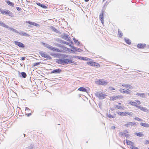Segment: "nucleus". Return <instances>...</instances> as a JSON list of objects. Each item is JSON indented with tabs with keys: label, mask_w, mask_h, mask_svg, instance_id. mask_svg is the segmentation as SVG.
<instances>
[{
	"label": "nucleus",
	"mask_w": 149,
	"mask_h": 149,
	"mask_svg": "<svg viewBox=\"0 0 149 149\" xmlns=\"http://www.w3.org/2000/svg\"><path fill=\"white\" fill-rule=\"evenodd\" d=\"M51 55L55 57H57L59 56L58 54L55 53H52L50 54Z\"/></svg>",
	"instance_id": "31"
},
{
	"label": "nucleus",
	"mask_w": 149,
	"mask_h": 149,
	"mask_svg": "<svg viewBox=\"0 0 149 149\" xmlns=\"http://www.w3.org/2000/svg\"><path fill=\"white\" fill-rule=\"evenodd\" d=\"M126 141L127 145L131 146H134V143L132 141L127 139L126 140Z\"/></svg>",
	"instance_id": "18"
},
{
	"label": "nucleus",
	"mask_w": 149,
	"mask_h": 149,
	"mask_svg": "<svg viewBox=\"0 0 149 149\" xmlns=\"http://www.w3.org/2000/svg\"><path fill=\"white\" fill-rule=\"evenodd\" d=\"M50 28L51 30L57 33H60V32L56 29L53 26H51Z\"/></svg>",
	"instance_id": "22"
},
{
	"label": "nucleus",
	"mask_w": 149,
	"mask_h": 149,
	"mask_svg": "<svg viewBox=\"0 0 149 149\" xmlns=\"http://www.w3.org/2000/svg\"><path fill=\"white\" fill-rule=\"evenodd\" d=\"M122 86L124 87L127 88L129 89H130V88H133V87L130 84H122Z\"/></svg>",
	"instance_id": "16"
},
{
	"label": "nucleus",
	"mask_w": 149,
	"mask_h": 149,
	"mask_svg": "<svg viewBox=\"0 0 149 149\" xmlns=\"http://www.w3.org/2000/svg\"><path fill=\"white\" fill-rule=\"evenodd\" d=\"M73 40L75 43H76L78 41V40H76L74 38H73Z\"/></svg>",
	"instance_id": "46"
},
{
	"label": "nucleus",
	"mask_w": 149,
	"mask_h": 149,
	"mask_svg": "<svg viewBox=\"0 0 149 149\" xmlns=\"http://www.w3.org/2000/svg\"><path fill=\"white\" fill-rule=\"evenodd\" d=\"M62 72V70L59 68H58L55 70H54L51 72V74H60Z\"/></svg>",
	"instance_id": "8"
},
{
	"label": "nucleus",
	"mask_w": 149,
	"mask_h": 149,
	"mask_svg": "<svg viewBox=\"0 0 149 149\" xmlns=\"http://www.w3.org/2000/svg\"><path fill=\"white\" fill-rule=\"evenodd\" d=\"M33 146L32 145H30V146L27 147L26 149H33Z\"/></svg>",
	"instance_id": "40"
},
{
	"label": "nucleus",
	"mask_w": 149,
	"mask_h": 149,
	"mask_svg": "<svg viewBox=\"0 0 149 149\" xmlns=\"http://www.w3.org/2000/svg\"><path fill=\"white\" fill-rule=\"evenodd\" d=\"M134 149H139L136 147H134Z\"/></svg>",
	"instance_id": "64"
},
{
	"label": "nucleus",
	"mask_w": 149,
	"mask_h": 149,
	"mask_svg": "<svg viewBox=\"0 0 149 149\" xmlns=\"http://www.w3.org/2000/svg\"><path fill=\"white\" fill-rule=\"evenodd\" d=\"M31 113H29L27 115V116H30V115H31Z\"/></svg>",
	"instance_id": "62"
},
{
	"label": "nucleus",
	"mask_w": 149,
	"mask_h": 149,
	"mask_svg": "<svg viewBox=\"0 0 149 149\" xmlns=\"http://www.w3.org/2000/svg\"><path fill=\"white\" fill-rule=\"evenodd\" d=\"M135 134L139 137H142L144 136L143 134L141 132L136 133Z\"/></svg>",
	"instance_id": "32"
},
{
	"label": "nucleus",
	"mask_w": 149,
	"mask_h": 149,
	"mask_svg": "<svg viewBox=\"0 0 149 149\" xmlns=\"http://www.w3.org/2000/svg\"><path fill=\"white\" fill-rule=\"evenodd\" d=\"M112 100H116L118 99V98H120V96L119 95L118 96H113L112 97Z\"/></svg>",
	"instance_id": "30"
},
{
	"label": "nucleus",
	"mask_w": 149,
	"mask_h": 149,
	"mask_svg": "<svg viewBox=\"0 0 149 149\" xmlns=\"http://www.w3.org/2000/svg\"><path fill=\"white\" fill-rule=\"evenodd\" d=\"M28 110L29 111L30 110V109L28 108L27 107H26L25 108V111H27Z\"/></svg>",
	"instance_id": "52"
},
{
	"label": "nucleus",
	"mask_w": 149,
	"mask_h": 149,
	"mask_svg": "<svg viewBox=\"0 0 149 149\" xmlns=\"http://www.w3.org/2000/svg\"><path fill=\"white\" fill-rule=\"evenodd\" d=\"M77 58H78L79 59L82 60H85V61H88L90 60V59L88 58H87L86 57L79 56H77Z\"/></svg>",
	"instance_id": "20"
},
{
	"label": "nucleus",
	"mask_w": 149,
	"mask_h": 149,
	"mask_svg": "<svg viewBox=\"0 0 149 149\" xmlns=\"http://www.w3.org/2000/svg\"><path fill=\"white\" fill-rule=\"evenodd\" d=\"M74 49H75V51H77V49L78 48H77L75 47V48H74Z\"/></svg>",
	"instance_id": "60"
},
{
	"label": "nucleus",
	"mask_w": 149,
	"mask_h": 149,
	"mask_svg": "<svg viewBox=\"0 0 149 149\" xmlns=\"http://www.w3.org/2000/svg\"><path fill=\"white\" fill-rule=\"evenodd\" d=\"M114 106L116 109H118L124 110L125 109V107L124 106H120L118 105H115Z\"/></svg>",
	"instance_id": "24"
},
{
	"label": "nucleus",
	"mask_w": 149,
	"mask_h": 149,
	"mask_svg": "<svg viewBox=\"0 0 149 149\" xmlns=\"http://www.w3.org/2000/svg\"><path fill=\"white\" fill-rule=\"evenodd\" d=\"M63 39H65V40L67 41H69L70 40V38H68L69 36L68 35H67L66 33H64L63 35Z\"/></svg>",
	"instance_id": "15"
},
{
	"label": "nucleus",
	"mask_w": 149,
	"mask_h": 149,
	"mask_svg": "<svg viewBox=\"0 0 149 149\" xmlns=\"http://www.w3.org/2000/svg\"><path fill=\"white\" fill-rule=\"evenodd\" d=\"M118 35L120 37H121L123 36V34L122 33L121 31H120V30L119 29H118Z\"/></svg>",
	"instance_id": "37"
},
{
	"label": "nucleus",
	"mask_w": 149,
	"mask_h": 149,
	"mask_svg": "<svg viewBox=\"0 0 149 149\" xmlns=\"http://www.w3.org/2000/svg\"><path fill=\"white\" fill-rule=\"evenodd\" d=\"M26 58L24 57H23L21 59V60L22 61H24L25 60Z\"/></svg>",
	"instance_id": "51"
},
{
	"label": "nucleus",
	"mask_w": 149,
	"mask_h": 149,
	"mask_svg": "<svg viewBox=\"0 0 149 149\" xmlns=\"http://www.w3.org/2000/svg\"><path fill=\"white\" fill-rule=\"evenodd\" d=\"M14 42L16 45H17L20 48H24L25 47L24 45L20 42L14 41Z\"/></svg>",
	"instance_id": "6"
},
{
	"label": "nucleus",
	"mask_w": 149,
	"mask_h": 149,
	"mask_svg": "<svg viewBox=\"0 0 149 149\" xmlns=\"http://www.w3.org/2000/svg\"><path fill=\"white\" fill-rule=\"evenodd\" d=\"M125 136L126 138H128L129 137V135L128 134H125Z\"/></svg>",
	"instance_id": "48"
},
{
	"label": "nucleus",
	"mask_w": 149,
	"mask_h": 149,
	"mask_svg": "<svg viewBox=\"0 0 149 149\" xmlns=\"http://www.w3.org/2000/svg\"><path fill=\"white\" fill-rule=\"evenodd\" d=\"M78 90L81 91L85 92H87V89L84 87H80L78 89Z\"/></svg>",
	"instance_id": "23"
},
{
	"label": "nucleus",
	"mask_w": 149,
	"mask_h": 149,
	"mask_svg": "<svg viewBox=\"0 0 149 149\" xmlns=\"http://www.w3.org/2000/svg\"><path fill=\"white\" fill-rule=\"evenodd\" d=\"M149 143V141L148 140H146V142L145 143L146 144H148Z\"/></svg>",
	"instance_id": "55"
},
{
	"label": "nucleus",
	"mask_w": 149,
	"mask_h": 149,
	"mask_svg": "<svg viewBox=\"0 0 149 149\" xmlns=\"http://www.w3.org/2000/svg\"><path fill=\"white\" fill-rule=\"evenodd\" d=\"M136 101L138 102V103L139 104H140L141 102L137 100Z\"/></svg>",
	"instance_id": "59"
},
{
	"label": "nucleus",
	"mask_w": 149,
	"mask_h": 149,
	"mask_svg": "<svg viewBox=\"0 0 149 149\" xmlns=\"http://www.w3.org/2000/svg\"><path fill=\"white\" fill-rule=\"evenodd\" d=\"M40 55L42 57H45L46 54L43 52L42 51H40L39 52Z\"/></svg>",
	"instance_id": "34"
},
{
	"label": "nucleus",
	"mask_w": 149,
	"mask_h": 149,
	"mask_svg": "<svg viewBox=\"0 0 149 149\" xmlns=\"http://www.w3.org/2000/svg\"><path fill=\"white\" fill-rule=\"evenodd\" d=\"M62 41H63V43L64 44H67V45H68L69 44V43L68 42H65V41H63V40H62Z\"/></svg>",
	"instance_id": "45"
},
{
	"label": "nucleus",
	"mask_w": 149,
	"mask_h": 149,
	"mask_svg": "<svg viewBox=\"0 0 149 149\" xmlns=\"http://www.w3.org/2000/svg\"><path fill=\"white\" fill-rule=\"evenodd\" d=\"M119 91L122 93H125L127 94H130V93L127 90H126L122 88H120L119 90Z\"/></svg>",
	"instance_id": "13"
},
{
	"label": "nucleus",
	"mask_w": 149,
	"mask_h": 149,
	"mask_svg": "<svg viewBox=\"0 0 149 149\" xmlns=\"http://www.w3.org/2000/svg\"><path fill=\"white\" fill-rule=\"evenodd\" d=\"M71 51L72 52V53H74V50H72V49H71Z\"/></svg>",
	"instance_id": "63"
},
{
	"label": "nucleus",
	"mask_w": 149,
	"mask_h": 149,
	"mask_svg": "<svg viewBox=\"0 0 149 149\" xmlns=\"http://www.w3.org/2000/svg\"><path fill=\"white\" fill-rule=\"evenodd\" d=\"M134 146H131L130 147V148L131 149H134Z\"/></svg>",
	"instance_id": "56"
},
{
	"label": "nucleus",
	"mask_w": 149,
	"mask_h": 149,
	"mask_svg": "<svg viewBox=\"0 0 149 149\" xmlns=\"http://www.w3.org/2000/svg\"><path fill=\"white\" fill-rule=\"evenodd\" d=\"M19 76L20 77H22L23 78H25L26 77V73L24 72H19Z\"/></svg>",
	"instance_id": "10"
},
{
	"label": "nucleus",
	"mask_w": 149,
	"mask_h": 149,
	"mask_svg": "<svg viewBox=\"0 0 149 149\" xmlns=\"http://www.w3.org/2000/svg\"><path fill=\"white\" fill-rule=\"evenodd\" d=\"M70 46L72 49H74V48H75V47L73 46L72 45L70 44Z\"/></svg>",
	"instance_id": "50"
},
{
	"label": "nucleus",
	"mask_w": 149,
	"mask_h": 149,
	"mask_svg": "<svg viewBox=\"0 0 149 149\" xmlns=\"http://www.w3.org/2000/svg\"><path fill=\"white\" fill-rule=\"evenodd\" d=\"M116 113L119 115L121 116V112H117Z\"/></svg>",
	"instance_id": "49"
},
{
	"label": "nucleus",
	"mask_w": 149,
	"mask_h": 149,
	"mask_svg": "<svg viewBox=\"0 0 149 149\" xmlns=\"http://www.w3.org/2000/svg\"><path fill=\"white\" fill-rule=\"evenodd\" d=\"M0 26L6 28H7V27H8V25H6L5 23L1 21H0Z\"/></svg>",
	"instance_id": "29"
},
{
	"label": "nucleus",
	"mask_w": 149,
	"mask_h": 149,
	"mask_svg": "<svg viewBox=\"0 0 149 149\" xmlns=\"http://www.w3.org/2000/svg\"><path fill=\"white\" fill-rule=\"evenodd\" d=\"M140 124L143 127H149V124L148 123H141Z\"/></svg>",
	"instance_id": "25"
},
{
	"label": "nucleus",
	"mask_w": 149,
	"mask_h": 149,
	"mask_svg": "<svg viewBox=\"0 0 149 149\" xmlns=\"http://www.w3.org/2000/svg\"><path fill=\"white\" fill-rule=\"evenodd\" d=\"M108 82L107 81L101 79L97 80L95 81L96 84L99 85H105L107 84Z\"/></svg>",
	"instance_id": "4"
},
{
	"label": "nucleus",
	"mask_w": 149,
	"mask_h": 149,
	"mask_svg": "<svg viewBox=\"0 0 149 149\" xmlns=\"http://www.w3.org/2000/svg\"><path fill=\"white\" fill-rule=\"evenodd\" d=\"M124 40L125 42L128 45L130 44L131 43V40L129 39L125 38Z\"/></svg>",
	"instance_id": "28"
},
{
	"label": "nucleus",
	"mask_w": 149,
	"mask_h": 149,
	"mask_svg": "<svg viewBox=\"0 0 149 149\" xmlns=\"http://www.w3.org/2000/svg\"><path fill=\"white\" fill-rule=\"evenodd\" d=\"M137 108L144 112H146L148 111V110L145 107H142L139 106L138 107H137Z\"/></svg>",
	"instance_id": "19"
},
{
	"label": "nucleus",
	"mask_w": 149,
	"mask_h": 149,
	"mask_svg": "<svg viewBox=\"0 0 149 149\" xmlns=\"http://www.w3.org/2000/svg\"><path fill=\"white\" fill-rule=\"evenodd\" d=\"M136 95L143 98L145 97V94L144 93H137Z\"/></svg>",
	"instance_id": "27"
},
{
	"label": "nucleus",
	"mask_w": 149,
	"mask_h": 149,
	"mask_svg": "<svg viewBox=\"0 0 149 149\" xmlns=\"http://www.w3.org/2000/svg\"><path fill=\"white\" fill-rule=\"evenodd\" d=\"M56 61L58 64L61 65L67 64L68 63L70 64L73 62L71 60L65 58L57 59Z\"/></svg>",
	"instance_id": "1"
},
{
	"label": "nucleus",
	"mask_w": 149,
	"mask_h": 149,
	"mask_svg": "<svg viewBox=\"0 0 149 149\" xmlns=\"http://www.w3.org/2000/svg\"><path fill=\"white\" fill-rule=\"evenodd\" d=\"M40 63H41L40 62L36 63L34 64L33 66H35L38 65H39V64H40Z\"/></svg>",
	"instance_id": "41"
},
{
	"label": "nucleus",
	"mask_w": 149,
	"mask_h": 149,
	"mask_svg": "<svg viewBox=\"0 0 149 149\" xmlns=\"http://www.w3.org/2000/svg\"><path fill=\"white\" fill-rule=\"evenodd\" d=\"M134 119L139 121H143V119L137 117H135L134 118Z\"/></svg>",
	"instance_id": "36"
},
{
	"label": "nucleus",
	"mask_w": 149,
	"mask_h": 149,
	"mask_svg": "<svg viewBox=\"0 0 149 149\" xmlns=\"http://www.w3.org/2000/svg\"><path fill=\"white\" fill-rule=\"evenodd\" d=\"M26 22H27L30 25H33L36 26H39V25L38 24L34 22H30V21H28Z\"/></svg>",
	"instance_id": "17"
},
{
	"label": "nucleus",
	"mask_w": 149,
	"mask_h": 149,
	"mask_svg": "<svg viewBox=\"0 0 149 149\" xmlns=\"http://www.w3.org/2000/svg\"><path fill=\"white\" fill-rule=\"evenodd\" d=\"M116 128V127L115 126H112L111 127V129H115Z\"/></svg>",
	"instance_id": "53"
},
{
	"label": "nucleus",
	"mask_w": 149,
	"mask_h": 149,
	"mask_svg": "<svg viewBox=\"0 0 149 149\" xmlns=\"http://www.w3.org/2000/svg\"><path fill=\"white\" fill-rule=\"evenodd\" d=\"M57 45L58 47H61V45H60L59 44H57Z\"/></svg>",
	"instance_id": "58"
},
{
	"label": "nucleus",
	"mask_w": 149,
	"mask_h": 149,
	"mask_svg": "<svg viewBox=\"0 0 149 149\" xmlns=\"http://www.w3.org/2000/svg\"><path fill=\"white\" fill-rule=\"evenodd\" d=\"M36 4L43 9H46L47 8V7L44 4H41L40 3H36Z\"/></svg>",
	"instance_id": "12"
},
{
	"label": "nucleus",
	"mask_w": 149,
	"mask_h": 149,
	"mask_svg": "<svg viewBox=\"0 0 149 149\" xmlns=\"http://www.w3.org/2000/svg\"><path fill=\"white\" fill-rule=\"evenodd\" d=\"M77 51H79V52L82 51V50L80 48H78Z\"/></svg>",
	"instance_id": "54"
},
{
	"label": "nucleus",
	"mask_w": 149,
	"mask_h": 149,
	"mask_svg": "<svg viewBox=\"0 0 149 149\" xmlns=\"http://www.w3.org/2000/svg\"><path fill=\"white\" fill-rule=\"evenodd\" d=\"M7 28H8V29L12 31H13L14 32L15 30V29H14L13 28H11L10 27H9L8 26V27H7Z\"/></svg>",
	"instance_id": "38"
},
{
	"label": "nucleus",
	"mask_w": 149,
	"mask_h": 149,
	"mask_svg": "<svg viewBox=\"0 0 149 149\" xmlns=\"http://www.w3.org/2000/svg\"><path fill=\"white\" fill-rule=\"evenodd\" d=\"M130 104L132 106H135L137 108V107L139 106L135 102L131 101L130 102Z\"/></svg>",
	"instance_id": "26"
},
{
	"label": "nucleus",
	"mask_w": 149,
	"mask_h": 149,
	"mask_svg": "<svg viewBox=\"0 0 149 149\" xmlns=\"http://www.w3.org/2000/svg\"><path fill=\"white\" fill-rule=\"evenodd\" d=\"M108 117L110 118H114V116H112V115H111L110 114H109Z\"/></svg>",
	"instance_id": "43"
},
{
	"label": "nucleus",
	"mask_w": 149,
	"mask_h": 149,
	"mask_svg": "<svg viewBox=\"0 0 149 149\" xmlns=\"http://www.w3.org/2000/svg\"><path fill=\"white\" fill-rule=\"evenodd\" d=\"M43 45L45 47L48 48L49 49L52 50L53 51H56L57 52H61V50L57 48L54 47L52 46L45 43H42Z\"/></svg>",
	"instance_id": "2"
},
{
	"label": "nucleus",
	"mask_w": 149,
	"mask_h": 149,
	"mask_svg": "<svg viewBox=\"0 0 149 149\" xmlns=\"http://www.w3.org/2000/svg\"><path fill=\"white\" fill-rule=\"evenodd\" d=\"M99 18L100 19L101 22L102 24H103L104 23V21L103 19V12H102V13L100 14L99 16Z\"/></svg>",
	"instance_id": "21"
},
{
	"label": "nucleus",
	"mask_w": 149,
	"mask_h": 149,
	"mask_svg": "<svg viewBox=\"0 0 149 149\" xmlns=\"http://www.w3.org/2000/svg\"><path fill=\"white\" fill-rule=\"evenodd\" d=\"M0 11L3 14L8 15L10 16L13 17V15L12 13L9 10L5 11L2 9Z\"/></svg>",
	"instance_id": "5"
},
{
	"label": "nucleus",
	"mask_w": 149,
	"mask_h": 149,
	"mask_svg": "<svg viewBox=\"0 0 149 149\" xmlns=\"http://www.w3.org/2000/svg\"><path fill=\"white\" fill-rule=\"evenodd\" d=\"M44 58H46L49 60L52 59V57L51 56H50L49 55L47 54H46Z\"/></svg>",
	"instance_id": "35"
},
{
	"label": "nucleus",
	"mask_w": 149,
	"mask_h": 149,
	"mask_svg": "<svg viewBox=\"0 0 149 149\" xmlns=\"http://www.w3.org/2000/svg\"><path fill=\"white\" fill-rule=\"evenodd\" d=\"M95 95L99 100H102L104 99L107 96L106 95L104 94L100 91L96 92L95 93Z\"/></svg>",
	"instance_id": "3"
},
{
	"label": "nucleus",
	"mask_w": 149,
	"mask_h": 149,
	"mask_svg": "<svg viewBox=\"0 0 149 149\" xmlns=\"http://www.w3.org/2000/svg\"><path fill=\"white\" fill-rule=\"evenodd\" d=\"M146 46V44H143L141 43H139L137 45V47L139 49H143Z\"/></svg>",
	"instance_id": "11"
},
{
	"label": "nucleus",
	"mask_w": 149,
	"mask_h": 149,
	"mask_svg": "<svg viewBox=\"0 0 149 149\" xmlns=\"http://www.w3.org/2000/svg\"><path fill=\"white\" fill-rule=\"evenodd\" d=\"M16 9L19 11H20L21 10V8L19 7H16Z\"/></svg>",
	"instance_id": "47"
},
{
	"label": "nucleus",
	"mask_w": 149,
	"mask_h": 149,
	"mask_svg": "<svg viewBox=\"0 0 149 149\" xmlns=\"http://www.w3.org/2000/svg\"><path fill=\"white\" fill-rule=\"evenodd\" d=\"M77 43V45H79V44H80V42H78V41H77V42L76 43Z\"/></svg>",
	"instance_id": "61"
},
{
	"label": "nucleus",
	"mask_w": 149,
	"mask_h": 149,
	"mask_svg": "<svg viewBox=\"0 0 149 149\" xmlns=\"http://www.w3.org/2000/svg\"><path fill=\"white\" fill-rule=\"evenodd\" d=\"M87 64L88 65H90L92 66H96L97 67H98V66H100V65L98 63H96L95 62L89 61L87 62Z\"/></svg>",
	"instance_id": "7"
},
{
	"label": "nucleus",
	"mask_w": 149,
	"mask_h": 149,
	"mask_svg": "<svg viewBox=\"0 0 149 149\" xmlns=\"http://www.w3.org/2000/svg\"><path fill=\"white\" fill-rule=\"evenodd\" d=\"M19 34L21 36H24L29 37L30 36L29 34L23 31H21L19 33Z\"/></svg>",
	"instance_id": "14"
},
{
	"label": "nucleus",
	"mask_w": 149,
	"mask_h": 149,
	"mask_svg": "<svg viewBox=\"0 0 149 149\" xmlns=\"http://www.w3.org/2000/svg\"><path fill=\"white\" fill-rule=\"evenodd\" d=\"M126 112H121V116H126Z\"/></svg>",
	"instance_id": "42"
},
{
	"label": "nucleus",
	"mask_w": 149,
	"mask_h": 149,
	"mask_svg": "<svg viewBox=\"0 0 149 149\" xmlns=\"http://www.w3.org/2000/svg\"><path fill=\"white\" fill-rule=\"evenodd\" d=\"M7 4L12 7H13L14 6V4L13 3H12V2L10 1H7L6 2Z\"/></svg>",
	"instance_id": "33"
},
{
	"label": "nucleus",
	"mask_w": 149,
	"mask_h": 149,
	"mask_svg": "<svg viewBox=\"0 0 149 149\" xmlns=\"http://www.w3.org/2000/svg\"><path fill=\"white\" fill-rule=\"evenodd\" d=\"M14 32L15 33H19V32L17 30H16V29H15V31H14Z\"/></svg>",
	"instance_id": "57"
},
{
	"label": "nucleus",
	"mask_w": 149,
	"mask_h": 149,
	"mask_svg": "<svg viewBox=\"0 0 149 149\" xmlns=\"http://www.w3.org/2000/svg\"><path fill=\"white\" fill-rule=\"evenodd\" d=\"M125 133L124 132H120V134L121 135V136H124L125 135Z\"/></svg>",
	"instance_id": "44"
},
{
	"label": "nucleus",
	"mask_w": 149,
	"mask_h": 149,
	"mask_svg": "<svg viewBox=\"0 0 149 149\" xmlns=\"http://www.w3.org/2000/svg\"><path fill=\"white\" fill-rule=\"evenodd\" d=\"M136 124L134 123H132V122H128L127 124H125L124 126L125 127H128L129 125H133L134 126H136Z\"/></svg>",
	"instance_id": "9"
},
{
	"label": "nucleus",
	"mask_w": 149,
	"mask_h": 149,
	"mask_svg": "<svg viewBox=\"0 0 149 149\" xmlns=\"http://www.w3.org/2000/svg\"><path fill=\"white\" fill-rule=\"evenodd\" d=\"M126 114H128L130 116H132L133 115V113L131 112H126Z\"/></svg>",
	"instance_id": "39"
}]
</instances>
